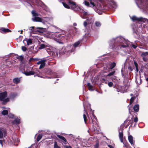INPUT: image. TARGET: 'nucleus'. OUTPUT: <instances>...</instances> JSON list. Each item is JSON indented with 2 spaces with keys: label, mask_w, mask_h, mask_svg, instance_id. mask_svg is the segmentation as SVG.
Returning <instances> with one entry per match:
<instances>
[{
  "label": "nucleus",
  "mask_w": 148,
  "mask_h": 148,
  "mask_svg": "<svg viewBox=\"0 0 148 148\" xmlns=\"http://www.w3.org/2000/svg\"><path fill=\"white\" fill-rule=\"evenodd\" d=\"M111 42H110V47L111 49L117 47L118 49H121L128 46L125 39L121 37H118L115 39H112Z\"/></svg>",
  "instance_id": "nucleus-1"
},
{
  "label": "nucleus",
  "mask_w": 148,
  "mask_h": 148,
  "mask_svg": "<svg viewBox=\"0 0 148 148\" xmlns=\"http://www.w3.org/2000/svg\"><path fill=\"white\" fill-rule=\"evenodd\" d=\"M62 4L64 7L66 8L70 9L76 12H80L81 10V8L72 1H69L68 4L64 2Z\"/></svg>",
  "instance_id": "nucleus-2"
},
{
  "label": "nucleus",
  "mask_w": 148,
  "mask_h": 148,
  "mask_svg": "<svg viewBox=\"0 0 148 148\" xmlns=\"http://www.w3.org/2000/svg\"><path fill=\"white\" fill-rule=\"evenodd\" d=\"M81 41H78L75 42L73 45H70L67 46L66 47L63 48L62 50H64V52H72L75 50V48L77 47L80 44Z\"/></svg>",
  "instance_id": "nucleus-3"
},
{
  "label": "nucleus",
  "mask_w": 148,
  "mask_h": 148,
  "mask_svg": "<svg viewBox=\"0 0 148 148\" xmlns=\"http://www.w3.org/2000/svg\"><path fill=\"white\" fill-rule=\"evenodd\" d=\"M59 38L60 40H65L69 38L71 36L69 33L64 34H58L56 35Z\"/></svg>",
  "instance_id": "nucleus-4"
},
{
  "label": "nucleus",
  "mask_w": 148,
  "mask_h": 148,
  "mask_svg": "<svg viewBox=\"0 0 148 148\" xmlns=\"http://www.w3.org/2000/svg\"><path fill=\"white\" fill-rule=\"evenodd\" d=\"M39 72L38 71L36 68H33L31 71L29 72L24 71L23 73L24 74L27 76L33 75L36 74L37 76L40 77L38 75V73Z\"/></svg>",
  "instance_id": "nucleus-5"
},
{
  "label": "nucleus",
  "mask_w": 148,
  "mask_h": 148,
  "mask_svg": "<svg viewBox=\"0 0 148 148\" xmlns=\"http://www.w3.org/2000/svg\"><path fill=\"white\" fill-rule=\"evenodd\" d=\"M7 96V92H4L0 93V100L3 101V103L5 104L9 101L8 98H5Z\"/></svg>",
  "instance_id": "nucleus-6"
},
{
  "label": "nucleus",
  "mask_w": 148,
  "mask_h": 148,
  "mask_svg": "<svg viewBox=\"0 0 148 148\" xmlns=\"http://www.w3.org/2000/svg\"><path fill=\"white\" fill-rule=\"evenodd\" d=\"M102 5H103V9L106 10L108 9V8H116L117 6L116 3L112 1L110 3V5H106L103 3H103Z\"/></svg>",
  "instance_id": "nucleus-7"
},
{
  "label": "nucleus",
  "mask_w": 148,
  "mask_h": 148,
  "mask_svg": "<svg viewBox=\"0 0 148 148\" xmlns=\"http://www.w3.org/2000/svg\"><path fill=\"white\" fill-rule=\"evenodd\" d=\"M131 19L133 21H137L138 22H145L146 21L148 23V19L147 18H143L142 17L138 18L136 16H133L131 18Z\"/></svg>",
  "instance_id": "nucleus-8"
},
{
  "label": "nucleus",
  "mask_w": 148,
  "mask_h": 148,
  "mask_svg": "<svg viewBox=\"0 0 148 148\" xmlns=\"http://www.w3.org/2000/svg\"><path fill=\"white\" fill-rule=\"evenodd\" d=\"M7 134L5 130L3 128H0V139H2L5 137Z\"/></svg>",
  "instance_id": "nucleus-9"
},
{
  "label": "nucleus",
  "mask_w": 148,
  "mask_h": 148,
  "mask_svg": "<svg viewBox=\"0 0 148 148\" xmlns=\"http://www.w3.org/2000/svg\"><path fill=\"white\" fill-rule=\"evenodd\" d=\"M52 20V17H45L42 18V23L44 24L48 23Z\"/></svg>",
  "instance_id": "nucleus-10"
},
{
  "label": "nucleus",
  "mask_w": 148,
  "mask_h": 148,
  "mask_svg": "<svg viewBox=\"0 0 148 148\" xmlns=\"http://www.w3.org/2000/svg\"><path fill=\"white\" fill-rule=\"evenodd\" d=\"M119 137L120 139V141L121 143H123V130L122 129L119 130Z\"/></svg>",
  "instance_id": "nucleus-11"
},
{
  "label": "nucleus",
  "mask_w": 148,
  "mask_h": 148,
  "mask_svg": "<svg viewBox=\"0 0 148 148\" xmlns=\"http://www.w3.org/2000/svg\"><path fill=\"white\" fill-rule=\"evenodd\" d=\"M26 41L27 43V45H31L32 44V40L30 38H25L23 41V42L24 43V42Z\"/></svg>",
  "instance_id": "nucleus-12"
},
{
  "label": "nucleus",
  "mask_w": 148,
  "mask_h": 148,
  "mask_svg": "<svg viewBox=\"0 0 148 148\" xmlns=\"http://www.w3.org/2000/svg\"><path fill=\"white\" fill-rule=\"evenodd\" d=\"M57 136L61 140H62L64 144H66L67 143V142L65 138L63 136H61L59 135H57Z\"/></svg>",
  "instance_id": "nucleus-13"
},
{
  "label": "nucleus",
  "mask_w": 148,
  "mask_h": 148,
  "mask_svg": "<svg viewBox=\"0 0 148 148\" xmlns=\"http://www.w3.org/2000/svg\"><path fill=\"white\" fill-rule=\"evenodd\" d=\"M32 20L34 21L39 22L42 23V18L35 16L34 18H32Z\"/></svg>",
  "instance_id": "nucleus-14"
},
{
  "label": "nucleus",
  "mask_w": 148,
  "mask_h": 148,
  "mask_svg": "<svg viewBox=\"0 0 148 148\" xmlns=\"http://www.w3.org/2000/svg\"><path fill=\"white\" fill-rule=\"evenodd\" d=\"M36 28L37 29H39V30H37V31L41 33H42L43 32H45L47 30V29L46 28H44L40 27H37Z\"/></svg>",
  "instance_id": "nucleus-15"
},
{
  "label": "nucleus",
  "mask_w": 148,
  "mask_h": 148,
  "mask_svg": "<svg viewBox=\"0 0 148 148\" xmlns=\"http://www.w3.org/2000/svg\"><path fill=\"white\" fill-rule=\"evenodd\" d=\"M129 142L132 145H134V141L133 140V138L131 135H130L128 137Z\"/></svg>",
  "instance_id": "nucleus-16"
},
{
  "label": "nucleus",
  "mask_w": 148,
  "mask_h": 148,
  "mask_svg": "<svg viewBox=\"0 0 148 148\" xmlns=\"http://www.w3.org/2000/svg\"><path fill=\"white\" fill-rule=\"evenodd\" d=\"M87 86L89 90L92 91L95 90V87L91 85L90 83H88Z\"/></svg>",
  "instance_id": "nucleus-17"
},
{
  "label": "nucleus",
  "mask_w": 148,
  "mask_h": 148,
  "mask_svg": "<svg viewBox=\"0 0 148 148\" xmlns=\"http://www.w3.org/2000/svg\"><path fill=\"white\" fill-rule=\"evenodd\" d=\"M20 123V120L19 119H15L12 122V124L14 125H17Z\"/></svg>",
  "instance_id": "nucleus-18"
},
{
  "label": "nucleus",
  "mask_w": 148,
  "mask_h": 148,
  "mask_svg": "<svg viewBox=\"0 0 148 148\" xmlns=\"http://www.w3.org/2000/svg\"><path fill=\"white\" fill-rule=\"evenodd\" d=\"M14 145L17 146L19 143V139L17 138L13 139Z\"/></svg>",
  "instance_id": "nucleus-19"
},
{
  "label": "nucleus",
  "mask_w": 148,
  "mask_h": 148,
  "mask_svg": "<svg viewBox=\"0 0 148 148\" xmlns=\"http://www.w3.org/2000/svg\"><path fill=\"white\" fill-rule=\"evenodd\" d=\"M85 4L87 6H88L90 5V6L91 7H93L95 6V4L94 3L90 2V5L89 3L86 1H85L84 2Z\"/></svg>",
  "instance_id": "nucleus-20"
},
{
  "label": "nucleus",
  "mask_w": 148,
  "mask_h": 148,
  "mask_svg": "<svg viewBox=\"0 0 148 148\" xmlns=\"http://www.w3.org/2000/svg\"><path fill=\"white\" fill-rule=\"evenodd\" d=\"M98 6V9H97L96 12H97L99 14H102V11L101 10V4H99H99H98L97 5Z\"/></svg>",
  "instance_id": "nucleus-21"
},
{
  "label": "nucleus",
  "mask_w": 148,
  "mask_h": 148,
  "mask_svg": "<svg viewBox=\"0 0 148 148\" xmlns=\"http://www.w3.org/2000/svg\"><path fill=\"white\" fill-rule=\"evenodd\" d=\"M13 81L14 83L16 84H18L20 82V78H15L13 79Z\"/></svg>",
  "instance_id": "nucleus-22"
},
{
  "label": "nucleus",
  "mask_w": 148,
  "mask_h": 148,
  "mask_svg": "<svg viewBox=\"0 0 148 148\" xmlns=\"http://www.w3.org/2000/svg\"><path fill=\"white\" fill-rule=\"evenodd\" d=\"M139 106L138 105H136L134 106L133 108L135 112H138L139 110Z\"/></svg>",
  "instance_id": "nucleus-23"
},
{
  "label": "nucleus",
  "mask_w": 148,
  "mask_h": 148,
  "mask_svg": "<svg viewBox=\"0 0 148 148\" xmlns=\"http://www.w3.org/2000/svg\"><path fill=\"white\" fill-rule=\"evenodd\" d=\"M91 119L92 120V121L93 124H94V122H96V121H97V119L96 116L94 115H92V116L91 117Z\"/></svg>",
  "instance_id": "nucleus-24"
},
{
  "label": "nucleus",
  "mask_w": 148,
  "mask_h": 148,
  "mask_svg": "<svg viewBox=\"0 0 148 148\" xmlns=\"http://www.w3.org/2000/svg\"><path fill=\"white\" fill-rule=\"evenodd\" d=\"M141 56L142 57L148 56V51L143 52L141 55Z\"/></svg>",
  "instance_id": "nucleus-25"
},
{
  "label": "nucleus",
  "mask_w": 148,
  "mask_h": 148,
  "mask_svg": "<svg viewBox=\"0 0 148 148\" xmlns=\"http://www.w3.org/2000/svg\"><path fill=\"white\" fill-rule=\"evenodd\" d=\"M102 139L104 140H106L105 142L107 144H109L110 143V140L108 139L106 137L103 136L102 137Z\"/></svg>",
  "instance_id": "nucleus-26"
},
{
  "label": "nucleus",
  "mask_w": 148,
  "mask_h": 148,
  "mask_svg": "<svg viewBox=\"0 0 148 148\" xmlns=\"http://www.w3.org/2000/svg\"><path fill=\"white\" fill-rule=\"evenodd\" d=\"M1 29L3 32H11L10 30L8 29L2 28Z\"/></svg>",
  "instance_id": "nucleus-27"
},
{
  "label": "nucleus",
  "mask_w": 148,
  "mask_h": 148,
  "mask_svg": "<svg viewBox=\"0 0 148 148\" xmlns=\"http://www.w3.org/2000/svg\"><path fill=\"white\" fill-rule=\"evenodd\" d=\"M47 60H46L45 59H43L42 60L38 62L37 64H41L42 63H43V62H45Z\"/></svg>",
  "instance_id": "nucleus-28"
},
{
  "label": "nucleus",
  "mask_w": 148,
  "mask_h": 148,
  "mask_svg": "<svg viewBox=\"0 0 148 148\" xmlns=\"http://www.w3.org/2000/svg\"><path fill=\"white\" fill-rule=\"evenodd\" d=\"M40 6L44 10H47V7L43 3H42L41 4Z\"/></svg>",
  "instance_id": "nucleus-29"
},
{
  "label": "nucleus",
  "mask_w": 148,
  "mask_h": 148,
  "mask_svg": "<svg viewBox=\"0 0 148 148\" xmlns=\"http://www.w3.org/2000/svg\"><path fill=\"white\" fill-rule=\"evenodd\" d=\"M34 28V27H33V26H32V27H29V30H30L29 32L30 33H34V31L35 30L34 29H33Z\"/></svg>",
  "instance_id": "nucleus-30"
},
{
  "label": "nucleus",
  "mask_w": 148,
  "mask_h": 148,
  "mask_svg": "<svg viewBox=\"0 0 148 148\" xmlns=\"http://www.w3.org/2000/svg\"><path fill=\"white\" fill-rule=\"evenodd\" d=\"M32 13L33 16H34L35 17L37 16H38V14L36 13V11L34 10L32 11Z\"/></svg>",
  "instance_id": "nucleus-31"
},
{
  "label": "nucleus",
  "mask_w": 148,
  "mask_h": 148,
  "mask_svg": "<svg viewBox=\"0 0 148 148\" xmlns=\"http://www.w3.org/2000/svg\"><path fill=\"white\" fill-rule=\"evenodd\" d=\"M89 23L88 21V20L87 19L86 21L84 22V25L85 27H86L88 24H89Z\"/></svg>",
  "instance_id": "nucleus-32"
},
{
  "label": "nucleus",
  "mask_w": 148,
  "mask_h": 148,
  "mask_svg": "<svg viewBox=\"0 0 148 148\" xmlns=\"http://www.w3.org/2000/svg\"><path fill=\"white\" fill-rule=\"evenodd\" d=\"M115 65L116 64L115 63L113 62L111 63L110 65V69H112L115 66Z\"/></svg>",
  "instance_id": "nucleus-33"
},
{
  "label": "nucleus",
  "mask_w": 148,
  "mask_h": 148,
  "mask_svg": "<svg viewBox=\"0 0 148 148\" xmlns=\"http://www.w3.org/2000/svg\"><path fill=\"white\" fill-rule=\"evenodd\" d=\"M135 99V97L134 96L132 97L130 99V105H131L132 103Z\"/></svg>",
  "instance_id": "nucleus-34"
},
{
  "label": "nucleus",
  "mask_w": 148,
  "mask_h": 148,
  "mask_svg": "<svg viewBox=\"0 0 148 148\" xmlns=\"http://www.w3.org/2000/svg\"><path fill=\"white\" fill-rule=\"evenodd\" d=\"M95 24V26L97 27H99L101 26V23L98 21H96Z\"/></svg>",
  "instance_id": "nucleus-35"
},
{
  "label": "nucleus",
  "mask_w": 148,
  "mask_h": 148,
  "mask_svg": "<svg viewBox=\"0 0 148 148\" xmlns=\"http://www.w3.org/2000/svg\"><path fill=\"white\" fill-rule=\"evenodd\" d=\"M8 113V111L6 110H4L2 112V114L3 115H5L7 114Z\"/></svg>",
  "instance_id": "nucleus-36"
},
{
  "label": "nucleus",
  "mask_w": 148,
  "mask_h": 148,
  "mask_svg": "<svg viewBox=\"0 0 148 148\" xmlns=\"http://www.w3.org/2000/svg\"><path fill=\"white\" fill-rule=\"evenodd\" d=\"M45 47V45L44 44H42L40 45V47H39V49H42L44 48Z\"/></svg>",
  "instance_id": "nucleus-37"
},
{
  "label": "nucleus",
  "mask_w": 148,
  "mask_h": 148,
  "mask_svg": "<svg viewBox=\"0 0 148 148\" xmlns=\"http://www.w3.org/2000/svg\"><path fill=\"white\" fill-rule=\"evenodd\" d=\"M42 137V134H39L36 140L38 141H39L40 139Z\"/></svg>",
  "instance_id": "nucleus-38"
},
{
  "label": "nucleus",
  "mask_w": 148,
  "mask_h": 148,
  "mask_svg": "<svg viewBox=\"0 0 148 148\" xmlns=\"http://www.w3.org/2000/svg\"><path fill=\"white\" fill-rule=\"evenodd\" d=\"M45 62H43L42 64H41L39 67V69H41L43 68L45 66Z\"/></svg>",
  "instance_id": "nucleus-39"
},
{
  "label": "nucleus",
  "mask_w": 148,
  "mask_h": 148,
  "mask_svg": "<svg viewBox=\"0 0 148 148\" xmlns=\"http://www.w3.org/2000/svg\"><path fill=\"white\" fill-rule=\"evenodd\" d=\"M16 58L19 60L22 61L23 60V57L22 56H18Z\"/></svg>",
  "instance_id": "nucleus-40"
},
{
  "label": "nucleus",
  "mask_w": 148,
  "mask_h": 148,
  "mask_svg": "<svg viewBox=\"0 0 148 148\" xmlns=\"http://www.w3.org/2000/svg\"><path fill=\"white\" fill-rule=\"evenodd\" d=\"M8 116L11 118L13 119L14 118V116L11 114H9L8 115Z\"/></svg>",
  "instance_id": "nucleus-41"
},
{
  "label": "nucleus",
  "mask_w": 148,
  "mask_h": 148,
  "mask_svg": "<svg viewBox=\"0 0 148 148\" xmlns=\"http://www.w3.org/2000/svg\"><path fill=\"white\" fill-rule=\"evenodd\" d=\"M94 130L95 132L96 133H98L99 131V129L98 128H95V127H94Z\"/></svg>",
  "instance_id": "nucleus-42"
},
{
  "label": "nucleus",
  "mask_w": 148,
  "mask_h": 148,
  "mask_svg": "<svg viewBox=\"0 0 148 148\" xmlns=\"http://www.w3.org/2000/svg\"><path fill=\"white\" fill-rule=\"evenodd\" d=\"M54 148H60V147L58 145L56 142H55L54 143Z\"/></svg>",
  "instance_id": "nucleus-43"
},
{
  "label": "nucleus",
  "mask_w": 148,
  "mask_h": 148,
  "mask_svg": "<svg viewBox=\"0 0 148 148\" xmlns=\"http://www.w3.org/2000/svg\"><path fill=\"white\" fill-rule=\"evenodd\" d=\"M115 71H114L112 72H111L110 73L108 74L107 75V76H111L112 75H114V74L115 73Z\"/></svg>",
  "instance_id": "nucleus-44"
},
{
  "label": "nucleus",
  "mask_w": 148,
  "mask_h": 148,
  "mask_svg": "<svg viewBox=\"0 0 148 148\" xmlns=\"http://www.w3.org/2000/svg\"><path fill=\"white\" fill-rule=\"evenodd\" d=\"M83 117L84 119V121L85 123H86V119L87 117L86 115L84 114L83 115Z\"/></svg>",
  "instance_id": "nucleus-45"
},
{
  "label": "nucleus",
  "mask_w": 148,
  "mask_h": 148,
  "mask_svg": "<svg viewBox=\"0 0 148 148\" xmlns=\"http://www.w3.org/2000/svg\"><path fill=\"white\" fill-rule=\"evenodd\" d=\"M22 50L24 51H25L27 50L25 46H22L21 47Z\"/></svg>",
  "instance_id": "nucleus-46"
},
{
  "label": "nucleus",
  "mask_w": 148,
  "mask_h": 148,
  "mask_svg": "<svg viewBox=\"0 0 148 148\" xmlns=\"http://www.w3.org/2000/svg\"><path fill=\"white\" fill-rule=\"evenodd\" d=\"M113 84L111 82H110L108 83V85L110 87H112L113 85Z\"/></svg>",
  "instance_id": "nucleus-47"
},
{
  "label": "nucleus",
  "mask_w": 148,
  "mask_h": 148,
  "mask_svg": "<svg viewBox=\"0 0 148 148\" xmlns=\"http://www.w3.org/2000/svg\"><path fill=\"white\" fill-rule=\"evenodd\" d=\"M99 144V143L97 142L96 144L94 145L95 148H98Z\"/></svg>",
  "instance_id": "nucleus-48"
},
{
  "label": "nucleus",
  "mask_w": 148,
  "mask_h": 148,
  "mask_svg": "<svg viewBox=\"0 0 148 148\" xmlns=\"http://www.w3.org/2000/svg\"><path fill=\"white\" fill-rule=\"evenodd\" d=\"M108 81L106 80L105 79H102V82L104 83L105 84H107Z\"/></svg>",
  "instance_id": "nucleus-49"
},
{
  "label": "nucleus",
  "mask_w": 148,
  "mask_h": 148,
  "mask_svg": "<svg viewBox=\"0 0 148 148\" xmlns=\"http://www.w3.org/2000/svg\"><path fill=\"white\" fill-rule=\"evenodd\" d=\"M134 121L135 122H136L138 121V119L137 117H135L134 118Z\"/></svg>",
  "instance_id": "nucleus-50"
},
{
  "label": "nucleus",
  "mask_w": 148,
  "mask_h": 148,
  "mask_svg": "<svg viewBox=\"0 0 148 148\" xmlns=\"http://www.w3.org/2000/svg\"><path fill=\"white\" fill-rule=\"evenodd\" d=\"M64 148H71V147L70 146L65 145L64 146Z\"/></svg>",
  "instance_id": "nucleus-51"
},
{
  "label": "nucleus",
  "mask_w": 148,
  "mask_h": 148,
  "mask_svg": "<svg viewBox=\"0 0 148 148\" xmlns=\"http://www.w3.org/2000/svg\"><path fill=\"white\" fill-rule=\"evenodd\" d=\"M34 59L33 58H30L29 60V62H30L33 61H34Z\"/></svg>",
  "instance_id": "nucleus-52"
},
{
  "label": "nucleus",
  "mask_w": 148,
  "mask_h": 148,
  "mask_svg": "<svg viewBox=\"0 0 148 148\" xmlns=\"http://www.w3.org/2000/svg\"><path fill=\"white\" fill-rule=\"evenodd\" d=\"M143 58V60L144 61H147V59L145 57H142Z\"/></svg>",
  "instance_id": "nucleus-53"
},
{
  "label": "nucleus",
  "mask_w": 148,
  "mask_h": 148,
  "mask_svg": "<svg viewBox=\"0 0 148 148\" xmlns=\"http://www.w3.org/2000/svg\"><path fill=\"white\" fill-rule=\"evenodd\" d=\"M123 146L124 147H125V148H130V147H129L127 145H125L124 144Z\"/></svg>",
  "instance_id": "nucleus-54"
},
{
  "label": "nucleus",
  "mask_w": 148,
  "mask_h": 148,
  "mask_svg": "<svg viewBox=\"0 0 148 148\" xmlns=\"http://www.w3.org/2000/svg\"><path fill=\"white\" fill-rule=\"evenodd\" d=\"M132 47L134 49H136L137 47L136 45H132Z\"/></svg>",
  "instance_id": "nucleus-55"
},
{
  "label": "nucleus",
  "mask_w": 148,
  "mask_h": 148,
  "mask_svg": "<svg viewBox=\"0 0 148 148\" xmlns=\"http://www.w3.org/2000/svg\"><path fill=\"white\" fill-rule=\"evenodd\" d=\"M0 144L2 145V146H3L2 140H0Z\"/></svg>",
  "instance_id": "nucleus-56"
},
{
  "label": "nucleus",
  "mask_w": 148,
  "mask_h": 148,
  "mask_svg": "<svg viewBox=\"0 0 148 148\" xmlns=\"http://www.w3.org/2000/svg\"><path fill=\"white\" fill-rule=\"evenodd\" d=\"M108 147H109L110 148H114L113 147H112V145H108Z\"/></svg>",
  "instance_id": "nucleus-57"
},
{
  "label": "nucleus",
  "mask_w": 148,
  "mask_h": 148,
  "mask_svg": "<svg viewBox=\"0 0 148 148\" xmlns=\"http://www.w3.org/2000/svg\"><path fill=\"white\" fill-rule=\"evenodd\" d=\"M16 94H12V96H14V97H15L16 96Z\"/></svg>",
  "instance_id": "nucleus-58"
},
{
  "label": "nucleus",
  "mask_w": 148,
  "mask_h": 148,
  "mask_svg": "<svg viewBox=\"0 0 148 148\" xmlns=\"http://www.w3.org/2000/svg\"><path fill=\"white\" fill-rule=\"evenodd\" d=\"M73 25L74 26H76L77 25V24L76 23H74Z\"/></svg>",
  "instance_id": "nucleus-59"
},
{
  "label": "nucleus",
  "mask_w": 148,
  "mask_h": 148,
  "mask_svg": "<svg viewBox=\"0 0 148 148\" xmlns=\"http://www.w3.org/2000/svg\"><path fill=\"white\" fill-rule=\"evenodd\" d=\"M130 95L131 96H133V94H131Z\"/></svg>",
  "instance_id": "nucleus-60"
},
{
  "label": "nucleus",
  "mask_w": 148,
  "mask_h": 148,
  "mask_svg": "<svg viewBox=\"0 0 148 148\" xmlns=\"http://www.w3.org/2000/svg\"><path fill=\"white\" fill-rule=\"evenodd\" d=\"M95 83H96V84H98V82H97V81H95Z\"/></svg>",
  "instance_id": "nucleus-61"
},
{
  "label": "nucleus",
  "mask_w": 148,
  "mask_h": 148,
  "mask_svg": "<svg viewBox=\"0 0 148 148\" xmlns=\"http://www.w3.org/2000/svg\"><path fill=\"white\" fill-rule=\"evenodd\" d=\"M101 3V1L102 0H98Z\"/></svg>",
  "instance_id": "nucleus-62"
},
{
  "label": "nucleus",
  "mask_w": 148,
  "mask_h": 148,
  "mask_svg": "<svg viewBox=\"0 0 148 148\" xmlns=\"http://www.w3.org/2000/svg\"><path fill=\"white\" fill-rule=\"evenodd\" d=\"M101 84H99V87L100 88V87H101Z\"/></svg>",
  "instance_id": "nucleus-63"
},
{
  "label": "nucleus",
  "mask_w": 148,
  "mask_h": 148,
  "mask_svg": "<svg viewBox=\"0 0 148 148\" xmlns=\"http://www.w3.org/2000/svg\"><path fill=\"white\" fill-rule=\"evenodd\" d=\"M146 79V80H147V81H148V78H147Z\"/></svg>",
  "instance_id": "nucleus-64"
}]
</instances>
